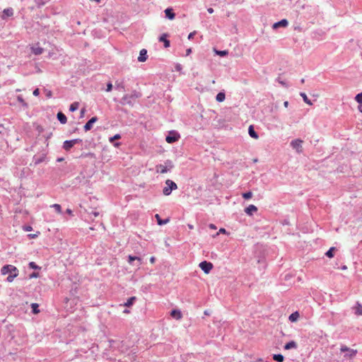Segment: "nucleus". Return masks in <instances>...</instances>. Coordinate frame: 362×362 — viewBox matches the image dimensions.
<instances>
[{
	"instance_id": "obj_1",
	"label": "nucleus",
	"mask_w": 362,
	"mask_h": 362,
	"mask_svg": "<svg viewBox=\"0 0 362 362\" xmlns=\"http://www.w3.org/2000/svg\"><path fill=\"white\" fill-rule=\"evenodd\" d=\"M141 97V93L136 90H133L130 94H126L124 95L121 100L119 101L120 104L122 105H128L131 107H132L136 100Z\"/></svg>"
},
{
	"instance_id": "obj_2",
	"label": "nucleus",
	"mask_w": 362,
	"mask_h": 362,
	"mask_svg": "<svg viewBox=\"0 0 362 362\" xmlns=\"http://www.w3.org/2000/svg\"><path fill=\"white\" fill-rule=\"evenodd\" d=\"M165 187L163 189V194L165 196H169L173 190L177 189V184L171 180H167L165 181Z\"/></svg>"
},
{
	"instance_id": "obj_3",
	"label": "nucleus",
	"mask_w": 362,
	"mask_h": 362,
	"mask_svg": "<svg viewBox=\"0 0 362 362\" xmlns=\"http://www.w3.org/2000/svg\"><path fill=\"white\" fill-rule=\"evenodd\" d=\"M1 274L6 275V274H18V269L13 265L11 264H6L2 267L1 269Z\"/></svg>"
},
{
	"instance_id": "obj_4",
	"label": "nucleus",
	"mask_w": 362,
	"mask_h": 362,
	"mask_svg": "<svg viewBox=\"0 0 362 362\" xmlns=\"http://www.w3.org/2000/svg\"><path fill=\"white\" fill-rule=\"evenodd\" d=\"M180 138V134L175 130H171L165 137V141L168 144H173Z\"/></svg>"
},
{
	"instance_id": "obj_5",
	"label": "nucleus",
	"mask_w": 362,
	"mask_h": 362,
	"mask_svg": "<svg viewBox=\"0 0 362 362\" xmlns=\"http://www.w3.org/2000/svg\"><path fill=\"white\" fill-rule=\"evenodd\" d=\"M341 352H346V354L344 355L345 358H352L356 356L357 354V350L352 349L346 346V345H341L340 348Z\"/></svg>"
},
{
	"instance_id": "obj_6",
	"label": "nucleus",
	"mask_w": 362,
	"mask_h": 362,
	"mask_svg": "<svg viewBox=\"0 0 362 362\" xmlns=\"http://www.w3.org/2000/svg\"><path fill=\"white\" fill-rule=\"evenodd\" d=\"M80 143H82V139H81L66 140L65 141H64L62 147L65 151H69L75 144Z\"/></svg>"
},
{
	"instance_id": "obj_7",
	"label": "nucleus",
	"mask_w": 362,
	"mask_h": 362,
	"mask_svg": "<svg viewBox=\"0 0 362 362\" xmlns=\"http://www.w3.org/2000/svg\"><path fill=\"white\" fill-rule=\"evenodd\" d=\"M127 262L129 264L134 265L137 267H139L140 265L142 264L141 258L137 256H133L129 255L127 257Z\"/></svg>"
},
{
	"instance_id": "obj_8",
	"label": "nucleus",
	"mask_w": 362,
	"mask_h": 362,
	"mask_svg": "<svg viewBox=\"0 0 362 362\" xmlns=\"http://www.w3.org/2000/svg\"><path fill=\"white\" fill-rule=\"evenodd\" d=\"M199 267L205 274H209L213 269L214 265L210 262L202 261L199 263Z\"/></svg>"
},
{
	"instance_id": "obj_9",
	"label": "nucleus",
	"mask_w": 362,
	"mask_h": 362,
	"mask_svg": "<svg viewBox=\"0 0 362 362\" xmlns=\"http://www.w3.org/2000/svg\"><path fill=\"white\" fill-rule=\"evenodd\" d=\"M303 142V140H301L300 139H296L292 140L291 141L290 145L293 149H296L298 153H301L303 151V146H302Z\"/></svg>"
},
{
	"instance_id": "obj_10",
	"label": "nucleus",
	"mask_w": 362,
	"mask_h": 362,
	"mask_svg": "<svg viewBox=\"0 0 362 362\" xmlns=\"http://www.w3.org/2000/svg\"><path fill=\"white\" fill-rule=\"evenodd\" d=\"M288 25V21L286 19H282L278 22H276L273 24L272 28L276 30L279 28H286Z\"/></svg>"
},
{
	"instance_id": "obj_11",
	"label": "nucleus",
	"mask_w": 362,
	"mask_h": 362,
	"mask_svg": "<svg viewBox=\"0 0 362 362\" xmlns=\"http://www.w3.org/2000/svg\"><path fill=\"white\" fill-rule=\"evenodd\" d=\"M97 117H91L84 125L83 128L86 132L90 130L93 127V124L98 121Z\"/></svg>"
},
{
	"instance_id": "obj_12",
	"label": "nucleus",
	"mask_w": 362,
	"mask_h": 362,
	"mask_svg": "<svg viewBox=\"0 0 362 362\" xmlns=\"http://www.w3.org/2000/svg\"><path fill=\"white\" fill-rule=\"evenodd\" d=\"M46 153H43L41 156H37L35 155L33 158V162L34 163L35 165H37L42 162H44L46 159Z\"/></svg>"
},
{
	"instance_id": "obj_13",
	"label": "nucleus",
	"mask_w": 362,
	"mask_h": 362,
	"mask_svg": "<svg viewBox=\"0 0 362 362\" xmlns=\"http://www.w3.org/2000/svg\"><path fill=\"white\" fill-rule=\"evenodd\" d=\"M168 36L167 33H163L159 37V41L163 42L165 48H168L170 45V42L168 40Z\"/></svg>"
},
{
	"instance_id": "obj_14",
	"label": "nucleus",
	"mask_w": 362,
	"mask_h": 362,
	"mask_svg": "<svg viewBox=\"0 0 362 362\" xmlns=\"http://www.w3.org/2000/svg\"><path fill=\"white\" fill-rule=\"evenodd\" d=\"M121 139V135L119 134H117L115 135H114L113 136L110 137L109 139V141L111 144H112V145L115 146V147H119L121 146V143L120 142H114V141H116V140H118Z\"/></svg>"
},
{
	"instance_id": "obj_15",
	"label": "nucleus",
	"mask_w": 362,
	"mask_h": 362,
	"mask_svg": "<svg viewBox=\"0 0 362 362\" xmlns=\"http://www.w3.org/2000/svg\"><path fill=\"white\" fill-rule=\"evenodd\" d=\"M147 58H148L147 50L145 49H142L139 52L138 61L140 62H144L147 60Z\"/></svg>"
},
{
	"instance_id": "obj_16",
	"label": "nucleus",
	"mask_w": 362,
	"mask_h": 362,
	"mask_svg": "<svg viewBox=\"0 0 362 362\" xmlns=\"http://www.w3.org/2000/svg\"><path fill=\"white\" fill-rule=\"evenodd\" d=\"M257 211V206H255L253 204L249 205L245 209V212L248 216H252L254 212H256Z\"/></svg>"
},
{
	"instance_id": "obj_17",
	"label": "nucleus",
	"mask_w": 362,
	"mask_h": 362,
	"mask_svg": "<svg viewBox=\"0 0 362 362\" xmlns=\"http://www.w3.org/2000/svg\"><path fill=\"white\" fill-rule=\"evenodd\" d=\"M170 316L174 319L180 320L182 317V315L180 310L173 309L170 312Z\"/></svg>"
},
{
	"instance_id": "obj_18",
	"label": "nucleus",
	"mask_w": 362,
	"mask_h": 362,
	"mask_svg": "<svg viewBox=\"0 0 362 362\" xmlns=\"http://www.w3.org/2000/svg\"><path fill=\"white\" fill-rule=\"evenodd\" d=\"M156 168V172L161 174H164L170 171V169L167 168V165H164L162 164L157 165Z\"/></svg>"
},
{
	"instance_id": "obj_19",
	"label": "nucleus",
	"mask_w": 362,
	"mask_h": 362,
	"mask_svg": "<svg viewBox=\"0 0 362 362\" xmlns=\"http://www.w3.org/2000/svg\"><path fill=\"white\" fill-rule=\"evenodd\" d=\"M165 17L170 20H173L175 17V13L173 12V8H167L165 10Z\"/></svg>"
},
{
	"instance_id": "obj_20",
	"label": "nucleus",
	"mask_w": 362,
	"mask_h": 362,
	"mask_svg": "<svg viewBox=\"0 0 362 362\" xmlns=\"http://www.w3.org/2000/svg\"><path fill=\"white\" fill-rule=\"evenodd\" d=\"M155 218L157 221L158 225H159V226H163L170 221V219L168 218H165V219H162L160 218V215L158 214L155 215Z\"/></svg>"
},
{
	"instance_id": "obj_21",
	"label": "nucleus",
	"mask_w": 362,
	"mask_h": 362,
	"mask_svg": "<svg viewBox=\"0 0 362 362\" xmlns=\"http://www.w3.org/2000/svg\"><path fill=\"white\" fill-rule=\"evenodd\" d=\"M57 118L61 124H66L67 122L66 116L62 112H59L57 115Z\"/></svg>"
},
{
	"instance_id": "obj_22",
	"label": "nucleus",
	"mask_w": 362,
	"mask_h": 362,
	"mask_svg": "<svg viewBox=\"0 0 362 362\" xmlns=\"http://www.w3.org/2000/svg\"><path fill=\"white\" fill-rule=\"evenodd\" d=\"M248 134L249 135L253 138V139H258L259 138V135L258 134L255 132V128L252 125H250L248 128Z\"/></svg>"
},
{
	"instance_id": "obj_23",
	"label": "nucleus",
	"mask_w": 362,
	"mask_h": 362,
	"mask_svg": "<svg viewBox=\"0 0 362 362\" xmlns=\"http://www.w3.org/2000/svg\"><path fill=\"white\" fill-rule=\"evenodd\" d=\"M354 313L357 315H362V305L358 302L356 303V305L353 308Z\"/></svg>"
},
{
	"instance_id": "obj_24",
	"label": "nucleus",
	"mask_w": 362,
	"mask_h": 362,
	"mask_svg": "<svg viewBox=\"0 0 362 362\" xmlns=\"http://www.w3.org/2000/svg\"><path fill=\"white\" fill-rule=\"evenodd\" d=\"M284 348L285 350H289V349H296L297 348V344L294 341H290L287 342L284 345Z\"/></svg>"
},
{
	"instance_id": "obj_25",
	"label": "nucleus",
	"mask_w": 362,
	"mask_h": 362,
	"mask_svg": "<svg viewBox=\"0 0 362 362\" xmlns=\"http://www.w3.org/2000/svg\"><path fill=\"white\" fill-rule=\"evenodd\" d=\"M299 316H300L299 313L298 311H296V312H293V313H291L289 315L288 320L291 322H296L298 320Z\"/></svg>"
},
{
	"instance_id": "obj_26",
	"label": "nucleus",
	"mask_w": 362,
	"mask_h": 362,
	"mask_svg": "<svg viewBox=\"0 0 362 362\" xmlns=\"http://www.w3.org/2000/svg\"><path fill=\"white\" fill-rule=\"evenodd\" d=\"M226 98V94L223 91H221L219 92L216 96V101L219 102V103H221L223 102Z\"/></svg>"
},
{
	"instance_id": "obj_27",
	"label": "nucleus",
	"mask_w": 362,
	"mask_h": 362,
	"mask_svg": "<svg viewBox=\"0 0 362 362\" xmlns=\"http://www.w3.org/2000/svg\"><path fill=\"white\" fill-rule=\"evenodd\" d=\"M272 358L276 362H284V356L281 354H274Z\"/></svg>"
},
{
	"instance_id": "obj_28",
	"label": "nucleus",
	"mask_w": 362,
	"mask_h": 362,
	"mask_svg": "<svg viewBox=\"0 0 362 362\" xmlns=\"http://www.w3.org/2000/svg\"><path fill=\"white\" fill-rule=\"evenodd\" d=\"M214 52L216 53V54L222 57H226L228 54V50H218L216 49H214Z\"/></svg>"
},
{
	"instance_id": "obj_29",
	"label": "nucleus",
	"mask_w": 362,
	"mask_h": 362,
	"mask_svg": "<svg viewBox=\"0 0 362 362\" xmlns=\"http://www.w3.org/2000/svg\"><path fill=\"white\" fill-rule=\"evenodd\" d=\"M335 250L336 247H332L326 252L325 255L329 258H332Z\"/></svg>"
},
{
	"instance_id": "obj_30",
	"label": "nucleus",
	"mask_w": 362,
	"mask_h": 362,
	"mask_svg": "<svg viewBox=\"0 0 362 362\" xmlns=\"http://www.w3.org/2000/svg\"><path fill=\"white\" fill-rule=\"evenodd\" d=\"M32 313L33 314H37L40 313L39 305L36 303L31 304Z\"/></svg>"
},
{
	"instance_id": "obj_31",
	"label": "nucleus",
	"mask_w": 362,
	"mask_h": 362,
	"mask_svg": "<svg viewBox=\"0 0 362 362\" xmlns=\"http://www.w3.org/2000/svg\"><path fill=\"white\" fill-rule=\"evenodd\" d=\"M79 107V103L78 102H74L70 105L69 110L71 112H75L78 109Z\"/></svg>"
},
{
	"instance_id": "obj_32",
	"label": "nucleus",
	"mask_w": 362,
	"mask_h": 362,
	"mask_svg": "<svg viewBox=\"0 0 362 362\" xmlns=\"http://www.w3.org/2000/svg\"><path fill=\"white\" fill-rule=\"evenodd\" d=\"M3 13L8 17H11L13 15V10L12 8H7L4 10Z\"/></svg>"
},
{
	"instance_id": "obj_33",
	"label": "nucleus",
	"mask_w": 362,
	"mask_h": 362,
	"mask_svg": "<svg viewBox=\"0 0 362 362\" xmlns=\"http://www.w3.org/2000/svg\"><path fill=\"white\" fill-rule=\"evenodd\" d=\"M135 300H136V297H134V296L130 297L127 299V302L124 303V305L127 307H130L134 304Z\"/></svg>"
},
{
	"instance_id": "obj_34",
	"label": "nucleus",
	"mask_w": 362,
	"mask_h": 362,
	"mask_svg": "<svg viewBox=\"0 0 362 362\" xmlns=\"http://www.w3.org/2000/svg\"><path fill=\"white\" fill-rule=\"evenodd\" d=\"M37 8L45 6L49 0H35Z\"/></svg>"
},
{
	"instance_id": "obj_35",
	"label": "nucleus",
	"mask_w": 362,
	"mask_h": 362,
	"mask_svg": "<svg viewBox=\"0 0 362 362\" xmlns=\"http://www.w3.org/2000/svg\"><path fill=\"white\" fill-rule=\"evenodd\" d=\"M17 100L25 107H28V103L25 101L22 95L17 96Z\"/></svg>"
},
{
	"instance_id": "obj_36",
	"label": "nucleus",
	"mask_w": 362,
	"mask_h": 362,
	"mask_svg": "<svg viewBox=\"0 0 362 362\" xmlns=\"http://www.w3.org/2000/svg\"><path fill=\"white\" fill-rule=\"evenodd\" d=\"M300 95L303 98V101H304L305 103H307V104H308V105H312V103H311L310 100V99H308V98L307 95H306L305 93H300Z\"/></svg>"
},
{
	"instance_id": "obj_37",
	"label": "nucleus",
	"mask_w": 362,
	"mask_h": 362,
	"mask_svg": "<svg viewBox=\"0 0 362 362\" xmlns=\"http://www.w3.org/2000/svg\"><path fill=\"white\" fill-rule=\"evenodd\" d=\"M51 207L54 208L55 209V211L58 213V214H61L62 213V207H61V205L58 204H54L51 206Z\"/></svg>"
},
{
	"instance_id": "obj_38",
	"label": "nucleus",
	"mask_w": 362,
	"mask_h": 362,
	"mask_svg": "<svg viewBox=\"0 0 362 362\" xmlns=\"http://www.w3.org/2000/svg\"><path fill=\"white\" fill-rule=\"evenodd\" d=\"M28 266H29V268L33 269H35V270H36V269H41V267H39L38 265H37V264H35V262H30L28 264Z\"/></svg>"
},
{
	"instance_id": "obj_39",
	"label": "nucleus",
	"mask_w": 362,
	"mask_h": 362,
	"mask_svg": "<svg viewBox=\"0 0 362 362\" xmlns=\"http://www.w3.org/2000/svg\"><path fill=\"white\" fill-rule=\"evenodd\" d=\"M252 197V192H250V191H248V192H244V193L243 194V197L245 199H250Z\"/></svg>"
},
{
	"instance_id": "obj_40",
	"label": "nucleus",
	"mask_w": 362,
	"mask_h": 362,
	"mask_svg": "<svg viewBox=\"0 0 362 362\" xmlns=\"http://www.w3.org/2000/svg\"><path fill=\"white\" fill-rule=\"evenodd\" d=\"M43 52V49L42 47H37L33 49V53L36 55L41 54Z\"/></svg>"
},
{
	"instance_id": "obj_41",
	"label": "nucleus",
	"mask_w": 362,
	"mask_h": 362,
	"mask_svg": "<svg viewBox=\"0 0 362 362\" xmlns=\"http://www.w3.org/2000/svg\"><path fill=\"white\" fill-rule=\"evenodd\" d=\"M18 274H10L7 276L6 278V281L8 282H12L13 281V279L18 276Z\"/></svg>"
},
{
	"instance_id": "obj_42",
	"label": "nucleus",
	"mask_w": 362,
	"mask_h": 362,
	"mask_svg": "<svg viewBox=\"0 0 362 362\" xmlns=\"http://www.w3.org/2000/svg\"><path fill=\"white\" fill-rule=\"evenodd\" d=\"M355 100L358 104L362 103V92L356 95Z\"/></svg>"
},
{
	"instance_id": "obj_43",
	"label": "nucleus",
	"mask_w": 362,
	"mask_h": 362,
	"mask_svg": "<svg viewBox=\"0 0 362 362\" xmlns=\"http://www.w3.org/2000/svg\"><path fill=\"white\" fill-rule=\"evenodd\" d=\"M164 165H167V168L170 169V170L173 168V165L171 160H167L165 162Z\"/></svg>"
},
{
	"instance_id": "obj_44",
	"label": "nucleus",
	"mask_w": 362,
	"mask_h": 362,
	"mask_svg": "<svg viewBox=\"0 0 362 362\" xmlns=\"http://www.w3.org/2000/svg\"><path fill=\"white\" fill-rule=\"evenodd\" d=\"M276 81L284 87H286V88L288 87V86L286 84V83L284 81L281 80L280 77H278L276 78Z\"/></svg>"
},
{
	"instance_id": "obj_45",
	"label": "nucleus",
	"mask_w": 362,
	"mask_h": 362,
	"mask_svg": "<svg viewBox=\"0 0 362 362\" xmlns=\"http://www.w3.org/2000/svg\"><path fill=\"white\" fill-rule=\"evenodd\" d=\"M112 83H111V82H108V83H107V88H106V91L110 92V91H111V90H112Z\"/></svg>"
},
{
	"instance_id": "obj_46",
	"label": "nucleus",
	"mask_w": 362,
	"mask_h": 362,
	"mask_svg": "<svg viewBox=\"0 0 362 362\" xmlns=\"http://www.w3.org/2000/svg\"><path fill=\"white\" fill-rule=\"evenodd\" d=\"M23 230L25 231H28H28H31L33 230V228H32L31 226H28H28H23Z\"/></svg>"
},
{
	"instance_id": "obj_47",
	"label": "nucleus",
	"mask_w": 362,
	"mask_h": 362,
	"mask_svg": "<svg viewBox=\"0 0 362 362\" xmlns=\"http://www.w3.org/2000/svg\"><path fill=\"white\" fill-rule=\"evenodd\" d=\"M33 94L35 95V96H38L40 95V90L38 88H35L33 92Z\"/></svg>"
},
{
	"instance_id": "obj_48",
	"label": "nucleus",
	"mask_w": 362,
	"mask_h": 362,
	"mask_svg": "<svg viewBox=\"0 0 362 362\" xmlns=\"http://www.w3.org/2000/svg\"><path fill=\"white\" fill-rule=\"evenodd\" d=\"M39 276V274L38 273H35V272H33L30 275V278H37Z\"/></svg>"
},
{
	"instance_id": "obj_49",
	"label": "nucleus",
	"mask_w": 362,
	"mask_h": 362,
	"mask_svg": "<svg viewBox=\"0 0 362 362\" xmlns=\"http://www.w3.org/2000/svg\"><path fill=\"white\" fill-rule=\"evenodd\" d=\"M195 35V32H192V33H190L189 35H188V40H192L193 39L194 37V35Z\"/></svg>"
},
{
	"instance_id": "obj_50",
	"label": "nucleus",
	"mask_w": 362,
	"mask_h": 362,
	"mask_svg": "<svg viewBox=\"0 0 362 362\" xmlns=\"http://www.w3.org/2000/svg\"><path fill=\"white\" fill-rule=\"evenodd\" d=\"M219 233H226V230L223 228H221L219 229V231L217 234H219Z\"/></svg>"
},
{
	"instance_id": "obj_51",
	"label": "nucleus",
	"mask_w": 362,
	"mask_h": 362,
	"mask_svg": "<svg viewBox=\"0 0 362 362\" xmlns=\"http://www.w3.org/2000/svg\"><path fill=\"white\" fill-rule=\"evenodd\" d=\"M85 112H86V109L85 108H82L81 110V117H83L84 114H85Z\"/></svg>"
},
{
	"instance_id": "obj_52",
	"label": "nucleus",
	"mask_w": 362,
	"mask_h": 362,
	"mask_svg": "<svg viewBox=\"0 0 362 362\" xmlns=\"http://www.w3.org/2000/svg\"><path fill=\"white\" fill-rule=\"evenodd\" d=\"M28 237L30 238H37V234H29L28 235Z\"/></svg>"
},
{
	"instance_id": "obj_53",
	"label": "nucleus",
	"mask_w": 362,
	"mask_h": 362,
	"mask_svg": "<svg viewBox=\"0 0 362 362\" xmlns=\"http://www.w3.org/2000/svg\"><path fill=\"white\" fill-rule=\"evenodd\" d=\"M192 52V49L189 48L186 50V55H189Z\"/></svg>"
},
{
	"instance_id": "obj_54",
	"label": "nucleus",
	"mask_w": 362,
	"mask_h": 362,
	"mask_svg": "<svg viewBox=\"0 0 362 362\" xmlns=\"http://www.w3.org/2000/svg\"><path fill=\"white\" fill-rule=\"evenodd\" d=\"M155 261H156V257H151L150 258V262H151V263H154V262H155Z\"/></svg>"
},
{
	"instance_id": "obj_55",
	"label": "nucleus",
	"mask_w": 362,
	"mask_h": 362,
	"mask_svg": "<svg viewBox=\"0 0 362 362\" xmlns=\"http://www.w3.org/2000/svg\"><path fill=\"white\" fill-rule=\"evenodd\" d=\"M209 228H212V229H216V226L214 224H213V223L209 224Z\"/></svg>"
},
{
	"instance_id": "obj_56",
	"label": "nucleus",
	"mask_w": 362,
	"mask_h": 362,
	"mask_svg": "<svg viewBox=\"0 0 362 362\" xmlns=\"http://www.w3.org/2000/svg\"><path fill=\"white\" fill-rule=\"evenodd\" d=\"M207 11L209 13H214V9L212 8H209L207 9Z\"/></svg>"
},
{
	"instance_id": "obj_57",
	"label": "nucleus",
	"mask_w": 362,
	"mask_h": 362,
	"mask_svg": "<svg viewBox=\"0 0 362 362\" xmlns=\"http://www.w3.org/2000/svg\"><path fill=\"white\" fill-rule=\"evenodd\" d=\"M66 213H67L68 214L71 215V214H72V211H71V209H66Z\"/></svg>"
},
{
	"instance_id": "obj_58",
	"label": "nucleus",
	"mask_w": 362,
	"mask_h": 362,
	"mask_svg": "<svg viewBox=\"0 0 362 362\" xmlns=\"http://www.w3.org/2000/svg\"><path fill=\"white\" fill-rule=\"evenodd\" d=\"M288 104H289V103H288V101H285V102L284 103V106L285 107H288Z\"/></svg>"
},
{
	"instance_id": "obj_59",
	"label": "nucleus",
	"mask_w": 362,
	"mask_h": 362,
	"mask_svg": "<svg viewBox=\"0 0 362 362\" xmlns=\"http://www.w3.org/2000/svg\"><path fill=\"white\" fill-rule=\"evenodd\" d=\"M358 110L361 112H362V103H359Z\"/></svg>"
},
{
	"instance_id": "obj_60",
	"label": "nucleus",
	"mask_w": 362,
	"mask_h": 362,
	"mask_svg": "<svg viewBox=\"0 0 362 362\" xmlns=\"http://www.w3.org/2000/svg\"><path fill=\"white\" fill-rule=\"evenodd\" d=\"M93 214L94 216L96 217V216H98L99 215V213L96 212V211H94V212H93Z\"/></svg>"
},
{
	"instance_id": "obj_61",
	"label": "nucleus",
	"mask_w": 362,
	"mask_h": 362,
	"mask_svg": "<svg viewBox=\"0 0 362 362\" xmlns=\"http://www.w3.org/2000/svg\"><path fill=\"white\" fill-rule=\"evenodd\" d=\"M176 69H177V70H180V69H181V65H180V64H177V65L176 66Z\"/></svg>"
},
{
	"instance_id": "obj_62",
	"label": "nucleus",
	"mask_w": 362,
	"mask_h": 362,
	"mask_svg": "<svg viewBox=\"0 0 362 362\" xmlns=\"http://www.w3.org/2000/svg\"><path fill=\"white\" fill-rule=\"evenodd\" d=\"M62 160H64L63 158H58L57 160V162H61Z\"/></svg>"
},
{
	"instance_id": "obj_63",
	"label": "nucleus",
	"mask_w": 362,
	"mask_h": 362,
	"mask_svg": "<svg viewBox=\"0 0 362 362\" xmlns=\"http://www.w3.org/2000/svg\"><path fill=\"white\" fill-rule=\"evenodd\" d=\"M188 227H189V228H190V229H192V228H193V226H192V225H190V224H188Z\"/></svg>"
},
{
	"instance_id": "obj_64",
	"label": "nucleus",
	"mask_w": 362,
	"mask_h": 362,
	"mask_svg": "<svg viewBox=\"0 0 362 362\" xmlns=\"http://www.w3.org/2000/svg\"><path fill=\"white\" fill-rule=\"evenodd\" d=\"M300 82H301V83H303L305 82V79H304V78H302V79L300 80Z\"/></svg>"
}]
</instances>
